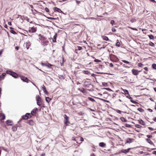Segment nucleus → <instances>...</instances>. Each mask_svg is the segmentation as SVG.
I'll return each instance as SVG.
<instances>
[{
	"mask_svg": "<svg viewBox=\"0 0 156 156\" xmlns=\"http://www.w3.org/2000/svg\"><path fill=\"white\" fill-rule=\"evenodd\" d=\"M143 65H144L143 64L141 63H139L138 64V66L140 67H142L143 66Z\"/></svg>",
	"mask_w": 156,
	"mask_h": 156,
	"instance_id": "obj_45",
	"label": "nucleus"
},
{
	"mask_svg": "<svg viewBox=\"0 0 156 156\" xmlns=\"http://www.w3.org/2000/svg\"><path fill=\"white\" fill-rule=\"evenodd\" d=\"M120 119L122 122H127V121L124 117H121L120 118Z\"/></svg>",
	"mask_w": 156,
	"mask_h": 156,
	"instance_id": "obj_19",
	"label": "nucleus"
},
{
	"mask_svg": "<svg viewBox=\"0 0 156 156\" xmlns=\"http://www.w3.org/2000/svg\"><path fill=\"white\" fill-rule=\"evenodd\" d=\"M115 111L117 112L119 114H120L121 112L119 110H116Z\"/></svg>",
	"mask_w": 156,
	"mask_h": 156,
	"instance_id": "obj_51",
	"label": "nucleus"
},
{
	"mask_svg": "<svg viewBox=\"0 0 156 156\" xmlns=\"http://www.w3.org/2000/svg\"><path fill=\"white\" fill-rule=\"evenodd\" d=\"M82 49V48L80 46H78L77 47V50H81Z\"/></svg>",
	"mask_w": 156,
	"mask_h": 156,
	"instance_id": "obj_43",
	"label": "nucleus"
},
{
	"mask_svg": "<svg viewBox=\"0 0 156 156\" xmlns=\"http://www.w3.org/2000/svg\"><path fill=\"white\" fill-rule=\"evenodd\" d=\"M129 152V151H128V150L127 149H122V150L120 153H121H121H124L125 154H126V153H128Z\"/></svg>",
	"mask_w": 156,
	"mask_h": 156,
	"instance_id": "obj_17",
	"label": "nucleus"
},
{
	"mask_svg": "<svg viewBox=\"0 0 156 156\" xmlns=\"http://www.w3.org/2000/svg\"><path fill=\"white\" fill-rule=\"evenodd\" d=\"M45 10L46 11V12H49V10L46 7L45 8Z\"/></svg>",
	"mask_w": 156,
	"mask_h": 156,
	"instance_id": "obj_52",
	"label": "nucleus"
},
{
	"mask_svg": "<svg viewBox=\"0 0 156 156\" xmlns=\"http://www.w3.org/2000/svg\"><path fill=\"white\" fill-rule=\"evenodd\" d=\"M12 130L13 131H16L17 130V128L16 127L13 126L12 128Z\"/></svg>",
	"mask_w": 156,
	"mask_h": 156,
	"instance_id": "obj_34",
	"label": "nucleus"
},
{
	"mask_svg": "<svg viewBox=\"0 0 156 156\" xmlns=\"http://www.w3.org/2000/svg\"><path fill=\"white\" fill-rule=\"evenodd\" d=\"M83 73L85 74L89 75L90 74V72L87 70H84L83 71Z\"/></svg>",
	"mask_w": 156,
	"mask_h": 156,
	"instance_id": "obj_26",
	"label": "nucleus"
},
{
	"mask_svg": "<svg viewBox=\"0 0 156 156\" xmlns=\"http://www.w3.org/2000/svg\"><path fill=\"white\" fill-rule=\"evenodd\" d=\"M122 61L123 62H124L127 63V64H129V62L125 60H122Z\"/></svg>",
	"mask_w": 156,
	"mask_h": 156,
	"instance_id": "obj_46",
	"label": "nucleus"
},
{
	"mask_svg": "<svg viewBox=\"0 0 156 156\" xmlns=\"http://www.w3.org/2000/svg\"><path fill=\"white\" fill-rule=\"evenodd\" d=\"M37 110V108L33 109L31 112V114L33 115L34 114H35L36 113V111Z\"/></svg>",
	"mask_w": 156,
	"mask_h": 156,
	"instance_id": "obj_18",
	"label": "nucleus"
},
{
	"mask_svg": "<svg viewBox=\"0 0 156 156\" xmlns=\"http://www.w3.org/2000/svg\"><path fill=\"white\" fill-rule=\"evenodd\" d=\"M153 154H154L156 155V151H154L153 152Z\"/></svg>",
	"mask_w": 156,
	"mask_h": 156,
	"instance_id": "obj_61",
	"label": "nucleus"
},
{
	"mask_svg": "<svg viewBox=\"0 0 156 156\" xmlns=\"http://www.w3.org/2000/svg\"><path fill=\"white\" fill-rule=\"evenodd\" d=\"M88 99L92 102H95V100L92 98L90 97L88 98Z\"/></svg>",
	"mask_w": 156,
	"mask_h": 156,
	"instance_id": "obj_28",
	"label": "nucleus"
},
{
	"mask_svg": "<svg viewBox=\"0 0 156 156\" xmlns=\"http://www.w3.org/2000/svg\"><path fill=\"white\" fill-rule=\"evenodd\" d=\"M8 24L9 25H12L11 22H8Z\"/></svg>",
	"mask_w": 156,
	"mask_h": 156,
	"instance_id": "obj_62",
	"label": "nucleus"
},
{
	"mask_svg": "<svg viewBox=\"0 0 156 156\" xmlns=\"http://www.w3.org/2000/svg\"><path fill=\"white\" fill-rule=\"evenodd\" d=\"M39 38L41 40H44V37H43L41 34H39Z\"/></svg>",
	"mask_w": 156,
	"mask_h": 156,
	"instance_id": "obj_23",
	"label": "nucleus"
},
{
	"mask_svg": "<svg viewBox=\"0 0 156 156\" xmlns=\"http://www.w3.org/2000/svg\"><path fill=\"white\" fill-rule=\"evenodd\" d=\"M146 140L147 141V142L148 143H149V144H150L152 145L153 144V142L150 139H149L148 138H147V139H146Z\"/></svg>",
	"mask_w": 156,
	"mask_h": 156,
	"instance_id": "obj_20",
	"label": "nucleus"
},
{
	"mask_svg": "<svg viewBox=\"0 0 156 156\" xmlns=\"http://www.w3.org/2000/svg\"><path fill=\"white\" fill-rule=\"evenodd\" d=\"M152 67L153 69H156V64H153L152 65Z\"/></svg>",
	"mask_w": 156,
	"mask_h": 156,
	"instance_id": "obj_30",
	"label": "nucleus"
},
{
	"mask_svg": "<svg viewBox=\"0 0 156 156\" xmlns=\"http://www.w3.org/2000/svg\"><path fill=\"white\" fill-rule=\"evenodd\" d=\"M36 28V27H32L29 30V31L32 33H35L37 30Z\"/></svg>",
	"mask_w": 156,
	"mask_h": 156,
	"instance_id": "obj_7",
	"label": "nucleus"
},
{
	"mask_svg": "<svg viewBox=\"0 0 156 156\" xmlns=\"http://www.w3.org/2000/svg\"><path fill=\"white\" fill-rule=\"evenodd\" d=\"M123 91L125 94L129 95V92L128 91L126 90H123Z\"/></svg>",
	"mask_w": 156,
	"mask_h": 156,
	"instance_id": "obj_32",
	"label": "nucleus"
},
{
	"mask_svg": "<svg viewBox=\"0 0 156 156\" xmlns=\"http://www.w3.org/2000/svg\"><path fill=\"white\" fill-rule=\"evenodd\" d=\"M99 146L101 147H105L106 146V144L103 142H101L99 143Z\"/></svg>",
	"mask_w": 156,
	"mask_h": 156,
	"instance_id": "obj_15",
	"label": "nucleus"
},
{
	"mask_svg": "<svg viewBox=\"0 0 156 156\" xmlns=\"http://www.w3.org/2000/svg\"><path fill=\"white\" fill-rule=\"evenodd\" d=\"M102 38L105 41H108L109 40L108 38L107 37L105 36H102Z\"/></svg>",
	"mask_w": 156,
	"mask_h": 156,
	"instance_id": "obj_24",
	"label": "nucleus"
},
{
	"mask_svg": "<svg viewBox=\"0 0 156 156\" xmlns=\"http://www.w3.org/2000/svg\"><path fill=\"white\" fill-rule=\"evenodd\" d=\"M20 77L21 80L24 82H25L27 83H28L29 82H31V81L30 80H28L27 77L24 76H21Z\"/></svg>",
	"mask_w": 156,
	"mask_h": 156,
	"instance_id": "obj_4",
	"label": "nucleus"
},
{
	"mask_svg": "<svg viewBox=\"0 0 156 156\" xmlns=\"http://www.w3.org/2000/svg\"><path fill=\"white\" fill-rule=\"evenodd\" d=\"M112 32H115L116 31L115 29V28H112Z\"/></svg>",
	"mask_w": 156,
	"mask_h": 156,
	"instance_id": "obj_53",
	"label": "nucleus"
},
{
	"mask_svg": "<svg viewBox=\"0 0 156 156\" xmlns=\"http://www.w3.org/2000/svg\"><path fill=\"white\" fill-rule=\"evenodd\" d=\"M41 64L43 66H46L49 68H51V66H54L53 65H51L50 64L48 63H44L42 62L41 63Z\"/></svg>",
	"mask_w": 156,
	"mask_h": 156,
	"instance_id": "obj_3",
	"label": "nucleus"
},
{
	"mask_svg": "<svg viewBox=\"0 0 156 156\" xmlns=\"http://www.w3.org/2000/svg\"><path fill=\"white\" fill-rule=\"evenodd\" d=\"M133 139L128 138L127 139L126 141V143H130L132 142Z\"/></svg>",
	"mask_w": 156,
	"mask_h": 156,
	"instance_id": "obj_13",
	"label": "nucleus"
},
{
	"mask_svg": "<svg viewBox=\"0 0 156 156\" xmlns=\"http://www.w3.org/2000/svg\"><path fill=\"white\" fill-rule=\"evenodd\" d=\"M31 45V44L30 42H26V48L27 49H28L29 48L30 46Z\"/></svg>",
	"mask_w": 156,
	"mask_h": 156,
	"instance_id": "obj_12",
	"label": "nucleus"
},
{
	"mask_svg": "<svg viewBox=\"0 0 156 156\" xmlns=\"http://www.w3.org/2000/svg\"><path fill=\"white\" fill-rule=\"evenodd\" d=\"M147 137L149 138H152V135H147Z\"/></svg>",
	"mask_w": 156,
	"mask_h": 156,
	"instance_id": "obj_50",
	"label": "nucleus"
},
{
	"mask_svg": "<svg viewBox=\"0 0 156 156\" xmlns=\"http://www.w3.org/2000/svg\"><path fill=\"white\" fill-rule=\"evenodd\" d=\"M56 37H57V34H55L54 35V36L52 38V41L53 42H56Z\"/></svg>",
	"mask_w": 156,
	"mask_h": 156,
	"instance_id": "obj_16",
	"label": "nucleus"
},
{
	"mask_svg": "<svg viewBox=\"0 0 156 156\" xmlns=\"http://www.w3.org/2000/svg\"><path fill=\"white\" fill-rule=\"evenodd\" d=\"M10 32L11 33L14 34H17L16 33L15 31H14L13 30H11Z\"/></svg>",
	"mask_w": 156,
	"mask_h": 156,
	"instance_id": "obj_33",
	"label": "nucleus"
},
{
	"mask_svg": "<svg viewBox=\"0 0 156 156\" xmlns=\"http://www.w3.org/2000/svg\"><path fill=\"white\" fill-rule=\"evenodd\" d=\"M128 27L133 30H137V29L135 28L132 27Z\"/></svg>",
	"mask_w": 156,
	"mask_h": 156,
	"instance_id": "obj_41",
	"label": "nucleus"
},
{
	"mask_svg": "<svg viewBox=\"0 0 156 156\" xmlns=\"http://www.w3.org/2000/svg\"><path fill=\"white\" fill-rule=\"evenodd\" d=\"M5 116L3 113H0V119L2 120H4L5 119Z\"/></svg>",
	"mask_w": 156,
	"mask_h": 156,
	"instance_id": "obj_10",
	"label": "nucleus"
},
{
	"mask_svg": "<svg viewBox=\"0 0 156 156\" xmlns=\"http://www.w3.org/2000/svg\"><path fill=\"white\" fill-rule=\"evenodd\" d=\"M42 88V90H43L44 92L46 94H48V92L47 91V90H46V89L45 87L44 86V85H43Z\"/></svg>",
	"mask_w": 156,
	"mask_h": 156,
	"instance_id": "obj_8",
	"label": "nucleus"
},
{
	"mask_svg": "<svg viewBox=\"0 0 156 156\" xmlns=\"http://www.w3.org/2000/svg\"><path fill=\"white\" fill-rule=\"evenodd\" d=\"M153 120L154 121L156 122V117L153 119Z\"/></svg>",
	"mask_w": 156,
	"mask_h": 156,
	"instance_id": "obj_64",
	"label": "nucleus"
},
{
	"mask_svg": "<svg viewBox=\"0 0 156 156\" xmlns=\"http://www.w3.org/2000/svg\"><path fill=\"white\" fill-rule=\"evenodd\" d=\"M77 138L76 137V138H74V137H73L72 138V139L73 140H75V141H76V139Z\"/></svg>",
	"mask_w": 156,
	"mask_h": 156,
	"instance_id": "obj_57",
	"label": "nucleus"
},
{
	"mask_svg": "<svg viewBox=\"0 0 156 156\" xmlns=\"http://www.w3.org/2000/svg\"><path fill=\"white\" fill-rule=\"evenodd\" d=\"M115 21L114 20H112L111 21V23L112 26H113L115 24Z\"/></svg>",
	"mask_w": 156,
	"mask_h": 156,
	"instance_id": "obj_42",
	"label": "nucleus"
},
{
	"mask_svg": "<svg viewBox=\"0 0 156 156\" xmlns=\"http://www.w3.org/2000/svg\"><path fill=\"white\" fill-rule=\"evenodd\" d=\"M6 75V73H3L0 76V78L2 79H4V77Z\"/></svg>",
	"mask_w": 156,
	"mask_h": 156,
	"instance_id": "obj_25",
	"label": "nucleus"
},
{
	"mask_svg": "<svg viewBox=\"0 0 156 156\" xmlns=\"http://www.w3.org/2000/svg\"><path fill=\"white\" fill-rule=\"evenodd\" d=\"M48 19L51 20H55L56 19V18H53V17H48Z\"/></svg>",
	"mask_w": 156,
	"mask_h": 156,
	"instance_id": "obj_49",
	"label": "nucleus"
},
{
	"mask_svg": "<svg viewBox=\"0 0 156 156\" xmlns=\"http://www.w3.org/2000/svg\"><path fill=\"white\" fill-rule=\"evenodd\" d=\"M147 110L150 112H152V110L150 108H148L147 109Z\"/></svg>",
	"mask_w": 156,
	"mask_h": 156,
	"instance_id": "obj_54",
	"label": "nucleus"
},
{
	"mask_svg": "<svg viewBox=\"0 0 156 156\" xmlns=\"http://www.w3.org/2000/svg\"><path fill=\"white\" fill-rule=\"evenodd\" d=\"M64 117L65 119V123L66 125H67V124L68 123H69V122L68 121L69 118L66 115H64Z\"/></svg>",
	"mask_w": 156,
	"mask_h": 156,
	"instance_id": "obj_5",
	"label": "nucleus"
},
{
	"mask_svg": "<svg viewBox=\"0 0 156 156\" xmlns=\"http://www.w3.org/2000/svg\"><path fill=\"white\" fill-rule=\"evenodd\" d=\"M79 90L83 93H84L85 91V90L83 88H82L81 89H79Z\"/></svg>",
	"mask_w": 156,
	"mask_h": 156,
	"instance_id": "obj_39",
	"label": "nucleus"
},
{
	"mask_svg": "<svg viewBox=\"0 0 156 156\" xmlns=\"http://www.w3.org/2000/svg\"><path fill=\"white\" fill-rule=\"evenodd\" d=\"M54 9L55 11L59 13H62V11L60 9L57 7H55Z\"/></svg>",
	"mask_w": 156,
	"mask_h": 156,
	"instance_id": "obj_9",
	"label": "nucleus"
},
{
	"mask_svg": "<svg viewBox=\"0 0 156 156\" xmlns=\"http://www.w3.org/2000/svg\"><path fill=\"white\" fill-rule=\"evenodd\" d=\"M130 101L132 102V103H133L134 104H137V103H138L137 102H136V101H133V100H130Z\"/></svg>",
	"mask_w": 156,
	"mask_h": 156,
	"instance_id": "obj_48",
	"label": "nucleus"
},
{
	"mask_svg": "<svg viewBox=\"0 0 156 156\" xmlns=\"http://www.w3.org/2000/svg\"><path fill=\"white\" fill-rule=\"evenodd\" d=\"M94 62H101V61L98 59H95L94 60Z\"/></svg>",
	"mask_w": 156,
	"mask_h": 156,
	"instance_id": "obj_44",
	"label": "nucleus"
},
{
	"mask_svg": "<svg viewBox=\"0 0 156 156\" xmlns=\"http://www.w3.org/2000/svg\"><path fill=\"white\" fill-rule=\"evenodd\" d=\"M6 123L8 125H12L13 124L12 123V122L10 120H7L6 121Z\"/></svg>",
	"mask_w": 156,
	"mask_h": 156,
	"instance_id": "obj_11",
	"label": "nucleus"
},
{
	"mask_svg": "<svg viewBox=\"0 0 156 156\" xmlns=\"http://www.w3.org/2000/svg\"><path fill=\"white\" fill-rule=\"evenodd\" d=\"M136 127L138 128H141L142 127V126L136 124L135 125Z\"/></svg>",
	"mask_w": 156,
	"mask_h": 156,
	"instance_id": "obj_36",
	"label": "nucleus"
},
{
	"mask_svg": "<svg viewBox=\"0 0 156 156\" xmlns=\"http://www.w3.org/2000/svg\"><path fill=\"white\" fill-rule=\"evenodd\" d=\"M116 46L117 47H120V43L119 42L118 40H117V42L116 44Z\"/></svg>",
	"mask_w": 156,
	"mask_h": 156,
	"instance_id": "obj_27",
	"label": "nucleus"
},
{
	"mask_svg": "<svg viewBox=\"0 0 156 156\" xmlns=\"http://www.w3.org/2000/svg\"><path fill=\"white\" fill-rule=\"evenodd\" d=\"M36 99L37 101V105L41 106L42 105V102L40 97L38 95H37L36 96Z\"/></svg>",
	"mask_w": 156,
	"mask_h": 156,
	"instance_id": "obj_2",
	"label": "nucleus"
},
{
	"mask_svg": "<svg viewBox=\"0 0 156 156\" xmlns=\"http://www.w3.org/2000/svg\"><path fill=\"white\" fill-rule=\"evenodd\" d=\"M80 141H83L84 140L83 138L82 137H81L80 139Z\"/></svg>",
	"mask_w": 156,
	"mask_h": 156,
	"instance_id": "obj_59",
	"label": "nucleus"
},
{
	"mask_svg": "<svg viewBox=\"0 0 156 156\" xmlns=\"http://www.w3.org/2000/svg\"><path fill=\"white\" fill-rule=\"evenodd\" d=\"M90 156H95V155L94 153H92L90 155Z\"/></svg>",
	"mask_w": 156,
	"mask_h": 156,
	"instance_id": "obj_63",
	"label": "nucleus"
},
{
	"mask_svg": "<svg viewBox=\"0 0 156 156\" xmlns=\"http://www.w3.org/2000/svg\"><path fill=\"white\" fill-rule=\"evenodd\" d=\"M33 123H34L33 122L32 120H30L29 121L28 123L29 124H30L31 125H33Z\"/></svg>",
	"mask_w": 156,
	"mask_h": 156,
	"instance_id": "obj_29",
	"label": "nucleus"
},
{
	"mask_svg": "<svg viewBox=\"0 0 156 156\" xmlns=\"http://www.w3.org/2000/svg\"><path fill=\"white\" fill-rule=\"evenodd\" d=\"M148 128L151 130H154V129L151 127H148Z\"/></svg>",
	"mask_w": 156,
	"mask_h": 156,
	"instance_id": "obj_56",
	"label": "nucleus"
},
{
	"mask_svg": "<svg viewBox=\"0 0 156 156\" xmlns=\"http://www.w3.org/2000/svg\"><path fill=\"white\" fill-rule=\"evenodd\" d=\"M137 110L140 112H144V110L141 108H138Z\"/></svg>",
	"mask_w": 156,
	"mask_h": 156,
	"instance_id": "obj_40",
	"label": "nucleus"
},
{
	"mask_svg": "<svg viewBox=\"0 0 156 156\" xmlns=\"http://www.w3.org/2000/svg\"><path fill=\"white\" fill-rule=\"evenodd\" d=\"M126 97L128 98H129V99H130V100H132V98L131 97H130L129 94L126 96Z\"/></svg>",
	"mask_w": 156,
	"mask_h": 156,
	"instance_id": "obj_47",
	"label": "nucleus"
},
{
	"mask_svg": "<svg viewBox=\"0 0 156 156\" xmlns=\"http://www.w3.org/2000/svg\"><path fill=\"white\" fill-rule=\"evenodd\" d=\"M109 66L111 67H113V65L112 63H110L109 64Z\"/></svg>",
	"mask_w": 156,
	"mask_h": 156,
	"instance_id": "obj_55",
	"label": "nucleus"
},
{
	"mask_svg": "<svg viewBox=\"0 0 156 156\" xmlns=\"http://www.w3.org/2000/svg\"><path fill=\"white\" fill-rule=\"evenodd\" d=\"M102 84L103 86L106 87L108 86V84L106 83L103 82L102 83Z\"/></svg>",
	"mask_w": 156,
	"mask_h": 156,
	"instance_id": "obj_35",
	"label": "nucleus"
},
{
	"mask_svg": "<svg viewBox=\"0 0 156 156\" xmlns=\"http://www.w3.org/2000/svg\"><path fill=\"white\" fill-rule=\"evenodd\" d=\"M30 115V113H27L25 115L22 116V118L23 119H27L28 118L27 115Z\"/></svg>",
	"mask_w": 156,
	"mask_h": 156,
	"instance_id": "obj_14",
	"label": "nucleus"
},
{
	"mask_svg": "<svg viewBox=\"0 0 156 156\" xmlns=\"http://www.w3.org/2000/svg\"><path fill=\"white\" fill-rule=\"evenodd\" d=\"M144 69L146 71H147L148 70V68L147 67H144Z\"/></svg>",
	"mask_w": 156,
	"mask_h": 156,
	"instance_id": "obj_58",
	"label": "nucleus"
},
{
	"mask_svg": "<svg viewBox=\"0 0 156 156\" xmlns=\"http://www.w3.org/2000/svg\"><path fill=\"white\" fill-rule=\"evenodd\" d=\"M51 100L49 97H46L45 98V101L48 103H49Z\"/></svg>",
	"mask_w": 156,
	"mask_h": 156,
	"instance_id": "obj_21",
	"label": "nucleus"
},
{
	"mask_svg": "<svg viewBox=\"0 0 156 156\" xmlns=\"http://www.w3.org/2000/svg\"><path fill=\"white\" fill-rule=\"evenodd\" d=\"M149 45L151 46L154 47V44L153 42H151L149 43Z\"/></svg>",
	"mask_w": 156,
	"mask_h": 156,
	"instance_id": "obj_38",
	"label": "nucleus"
},
{
	"mask_svg": "<svg viewBox=\"0 0 156 156\" xmlns=\"http://www.w3.org/2000/svg\"><path fill=\"white\" fill-rule=\"evenodd\" d=\"M99 99H100L101 100H102V101H103L104 102H108V103L109 102V101H108L107 100H106L104 99H103L100 98H99Z\"/></svg>",
	"mask_w": 156,
	"mask_h": 156,
	"instance_id": "obj_37",
	"label": "nucleus"
},
{
	"mask_svg": "<svg viewBox=\"0 0 156 156\" xmlns=\"http://www.w3.org/2000/svg\"><path fill=\"white\" fill-rule=\"evenodd\" d=\"M139 123L140 124H141L143 126H144L145 125V122L142 119L139 120Z\"/></svg>",
	"mask_w": 156,
	"mask_h": 156,
	"instance_id": "obj_22",
	"label": "nucleus"
},
{
	"mask_svg": "<svg viewBox=\"0 0 156 156\" xmlns=\"http://www.w3.org/2000/svg\"><path fill=\"white\" fill-rule=\"evenodd\" d=\"M148 36L149 37V38L150 39H154V37L153 35H151V34L149 35H148Z\"/></svg>",
	"mask_w": 156,
	"mask_h": 156,
	"instance_id": "obj_31",
	"label": "nucleus"
},
{
	"mask_svg": "<svg viewBox=\"0 0 156 156\" xmlns=\"http://www.w3.org/2000/svg\"><path fill=\"white\" fill-rule=\"evenodd\" d=\"M141 72V71H138L136 70L133 69L132 70V72L133 74L135 75H137L139 74V72Z\"/></svg>",
	"mask_w": 156,
	"mask_h": 156,
	"instance_id": "obj_6",
	"label": "nucleus"
},
{
	"mask_svg": "<svg viewBox=\"0 0 156 156\" xmlns=\"http://www.w3.org/2000/svg\"><path fill=\"white\" fill-rule=\"evenodd\" d=\"M6 73L7 74L12 76L15 78H17L18 77V76L16 73L11 71L7 70L6 71Z\"/></svg>",
	"mask_w": 156,
	"mask_h": 156,
	"instance_id": "obj_1",
	"label": "nucleus"
},
{
	"mask_svg": "<svg viewBox=\"0 0 156 156\" xmlns=\"http://www.w3.org/2000/svg\"><path fill=\"white\" fill-rule=\"evenodd\" d=\"M76 3L78 4H79L80 3V2L79 1L76 0Z\"/></svg>",
	"mask_w": 156,
	"mask_h": 156,
	"instance_id": "obj_60",
	"label": "nucleus"
}]
</instances>
